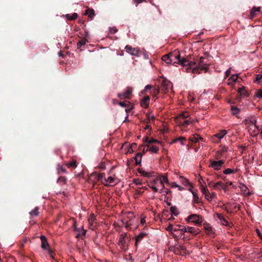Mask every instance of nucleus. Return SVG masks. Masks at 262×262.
Returning a JSON list of instances; mask_svg holds the SVG:
<instances>
[{
	"mask_svg": "<svg viewBox=\"0 0 262 262\" xmlns=\"http://www.w3.org/2000/svg\"><path fill=\"white\" fill-rule=\"evenodd\" d=\"M85 234H86V230L83 229L81 232V233H79V234H77L76 237L79 238L81 236H84L85 235Z\"/></svg>",
	"mask_w": 262,
	"mask_h": 262,
	"instance_id": "55",
	"label": "nucleus"
},
{
	"mask_svg": "<svg viewBox=\"0 0 262 262\" xmlns=\"http://www.w3.org/2000/svg\"><path fill=\"white\" fill-rule=\"evenodd\" d=\"M67 19L70 20H75L78 17V14L76 13H74L72 15L68 14L66 15Z\"/></svg>",
	"mask_w": 262,
	"mask_h": 262,
	"instance_id": "32",
	"label": "nucleus"
},
{
	"mask_svg": "<svg viewBox=\"0 0 262 262\" xmlns=\"http://www.w3.org/2000/svg\"><path fill=\"white\" fill-rule=\"evenodd\" d=\"M67 181V179L64 177H60L57 179V182L60 185H64L66 184Z\"/></svg>",
	"mask_w": 262,
	"mask_h": 262,
	"instance_id": "29",
	"label": "nucleus"
},
{
	"mask_svg": "<svg viewBox=\"0 0 262 262\" xmlns=\"http://www.w3.org/2000/svg\"><path fill=\"white\" fill-rule=\"evenodd\" d=\"M29 214L31 217H36L39 215V207H35L33 210L29 212Z\"/></svg>",
	"mask_w": 262,
	"mask_h": 262,
	"instance_id": "23",
	"label": "nucleus"
},
{
	"mask_svg": "<svg viewBox=\"0 0 262 262\" xmlns=\"http://www.w3.org/2000/svg\"><path fill=\"white\" fill-rule=\"evenodd\" d=\"M227 131L225 130H222L219 133H216L214 135V137L217 138L219 139H221L226 135Z\"/></svg>",
	"mask_w": 262,
	"mask_h": 262,
	"instance_id": "25",
	"label": "nucleus"
},
{
	"mask_svg": "<svg viewBox=\"0 0 262 262\" xmlns=\"http://www.w3.org/2000/svg\"><path fill=\"white\" fill-rule=\"evenodd\" d=\"M170 210L171 214H173L176 216L178 215L179 213L178 208L176 206H171L170 207Z\"/></svg>",
	"mask_w": 262,
	"mask_h": 262,
	"instance_id": "34",
	"label": "nucleus"
},
{
	"mask_svg": "<svg viewBox=\"0 0 262 262\" xmlns=\"http://www.w3.org/2000/svg\"><path fill=\"white\" fill-rule=\"evenodd\" d=\"M145 1V0H133L134 2L137 4L136 6H137L138 4H139L141 3H142L143 2Z\"/></svg>",
	"mask_w": 262,
	"mask_h": 262,
	"instance_id": "62",
	"label": "nucleus"
},
{
	"mask_svg": "<svg viewBox=\"0 0 262 262\" xmlns=\"http://www.w3.org/2000/svg\"><path fill=\"white\" fill-rule=\"evenodd\" d=\"M145 146L148 147L149 151L153 153H157L159 150V148L156 145L149 146L148 144H146Z\"/></svg>",
	"mask_w": 262,
	"mask_h": 262,
	"instance_id": "26",
	"label": "nucleus"
},
{
	"mask_svg": "<svg viewBox=\"0 0 262 262\" xmlns=\"http://www.w3.org/2000/svg\"><path fill=\"white\" fill-rule=\"evenodd\" d=\"M150 98L149 96H144L141 101V106L143 108H147L148 107Z\"/></svg>",
	"mask_w": 262,
	"mask_h": 262,
	"instance_id": "13",
	"label": "nucleus"
},
{
	"mask_svg": "<svg viewBox=\"0 0 262 262\" xmlns=\"http://www.w3.org/2000/svg\"><path fill=\"white\" fill-rule=\"evenodd\" d=\"M40 239L41 241V248L44 250H47L49 247V245L46 237L44 235H41Z\"/></svg>",
	"mask_w": 262,
	"mask_h": 262,
	"instance_id": "14",
	"label": "nucleus"
},
{
	"mask_svg": "<svg viewBox=\"0 0 262 262\" xmlns=\"http://www.w3.org/2000/svg\"><path fill=\"white\" fill-rule=\"evenodd\" d=\"M57 173L58 174L66 173L67 172L66 169L63 168L62 166L58 165L57 168Z\"/></svg>",
	"mask_w": 262,
	"mask_h": 262,
	"instance_id": "38",
	"label": "nucleus"
},
{
	"mask_svg": "<svg viewBox=\"0 0 262 262\" xmlns=\"http://www.w3.org/2000/svg\"><path fill=\"white\" fill-rule=\"evenodd\" d=\"M170 59L172 62V64L174 65L176 64H180L183 67L187 65H193L195 64V62L189 61L187 59L183 58L181 59L180 54L179 52H173L169 53Z\"/></svg>",
	"mask_w": 262,
	"mask_h": 262,
	"instance_id": "1",
	"label": "nucleus"
},
{
	"mask_svg": "<svg viewBox=\"0 0 262 262\" xmlns=\"http://www.w3.org/2000/svg\"><path fill=\"white\" fill-rule=\"evenodd\" d=\"M127 239L126 233H123L119 235L118 245L120 246L121 250L124 251H126L128 249L127 245H126Z\"/></svg>",
	"mask_w": 262,
	"mask_h": 262,
	"instance_id": "2",
	"label": "nucleus"
},
{
	"mask_svg": "<svg viewBox=\"0 0 262 262\" xmlns=\"http://www.w3.org/2000/svg\"><path fill=\"white\" fill-rule=\"evenodd\" d=\"M166 230L168 231H171L172 232L173 230V226L171 224H169V226L167 227Z\"/></svg>",
	"mask_w": 262,
	"mask_h": 262,
	"instance_id": "60",
	"label": "nucleus"
},
{
	"mask_svg": "<svg viewBox=\"0 0 262 262\" xmlns=\"http://www.w3.org/2000/svg\"><path fill=\"white\" fill-rule=\"evenodd\" d=\"M152 86L151 85H147L145 88V91H147L148 90H151L152 89Z\"/></svg>",
	"mask_w": 262,
	"mask_h": 262,
	"instance_id": "64",
	"label": "nucleus"
},
{
	"mask_svg": "<svg viewBox=\"0 0 262 262\" xmlns=\"http://www.w3.org/2000/svg\"><path fill=\"white\" fill-rule=\"evenodd\" d=\"M195 62V64L190 66V65H187L185 66L186 67V71L188 73L192 72L193 73H198L200 74V72L199 71L200 70V69L199 68V67L196 64V62L194 61Z\"/></svg>",
	"mask_w": 262,
	"mask_h": 262,
	"instance_id": "8",
	"label": "nucleus"
},
{
	"mask_svg": "<svg viewBox=\"0 0 262 262\" xmlns=\"http://www.w3.org/2000/svg\"><path fill=\"white\" fill-rule=\"evenodd\" d=\"M205 59L206 58L205 57H201L196 64L199 67L200 71H204L205 72H206L208 69L209 64L207 61L205 60Z\"/></svg>",
	"mask_w": 262,
	"mask_h": 262,
	"instance_id": "5",
	"label": "nucleus"
},
{
	"mask_svg": "<svg viewBox=\"0 0 262 262\" xmlns=\"http://www.w3.org/2000/svg\"><path fill=\"white\" fill-rule=\"evenodd\" d=\"M200 189L201 192L205 195V198L207 200H209V195H210L209 191L206 186H204L203 185H200Z\"/></svg>",
	"mask_w": 262,
	"mask_h": 262,
	"instance_id": "15",
	"label": "nucleus"
},
{
	"mask_svg": "<svg viewBox=\"0 0 262 262\" xmlns=\"http://www.w3.org/2000/svg\"><path fill=\"white\" fill-rule=\"evenodd\" d=\"M162 60L164 61L167 65L172 64L171 59H170L169 54L163 56L162 57Z\"/></svg>",
	"mask_w": 262,
	"mask_h": 262,
	"instance_id": "18",
	"label": "nucleus"
},
{
	"mask_svg": "<svg viewBox=\"0 0 262 262\" xmlns=\"http://www.w3.org/2000/svg\"><path fill=\"white\" fill-rule=\"evenodd\" d=\"M155 184L152 183V181L151 182L150 184L148 185V186L152 189L155 192H158V189L155 186Z\"/></svg>",
	"mask_w": 262,
	"mask_h": 262,
	"instance_id": "50",
	"label": "nucleus"
},
{
	"mask_svg": "<svg viewBox=\"0 0 262 262\" xmlns=\"http://www.w3.org/2000/svg\"><path fill=\"white\" fill-rule=\"evenodd\" d=\"M180 140H186V138L183 137H180L179 138L173 139L171 141V143H176Z\"/></svg>",
	"mask_w": 262,
	"mask_h": 262,
	"instance_id": "45",
	"label": "nucleus"
},
{
	"mask_svg": "<svg viewBox=\"0 0 262 262\" xmlns=\"http://www.w3.org/2000/svg\"><path fill=\"white\" fill-rule=\"evenodd\" d=\"M189 117V113L188 112H183L179 114V117L182 119H185Z\"/></svg>",
	"mask_w": 262,
	"mask_h": 262,
	"instance_id": "42",
	"label": "nucleus"
},
{
	"mask_svg": "<svg viewBox=\"0 0 262 262\" xmlns=\"http://www.w3.org/2000/svg\"><path fill=\"white\" fill-rule=\"evenodd\" d=\"M147 234L146 233H143L141 232L140 234H139L136 237V243L135 246L137 247L138 245V243L140 242L142 240V239L145 237L146 236H147Z\"/></svg>",
	"mask_w": 262,
	"mask_h": 262,
	"instance_id": "16",
	"label": "nucleus"
},
{
	"mask_svg": "<svg viewBox=\"0 0 262 262\" xmlns=\"http://www.w3.org/2000/svg\"><path fill=\"white\" fill-rule=\"evenodd\" d=\"M139 173L142 174L143 176L145 177H149L151 176V174L149 172H146L145 170H143L142 168H138L137 169Z\"/></svg>",
	"mask_w": 262,
	"mask_h": 262,
	"instance_id": "28",
	"label": "nucleus"
},
{
	"mask_svg": "<svg viewBox=\"0 0 262 262\" xmlns=\"http://www.w3.org/2000/svg\"><path fill=\"white\" fill-rule=\"evenodd\" d=\"M187 232L190 233L193 235H196L199 232V229L192 227H187Z\"/></svg>",
	"mask_w": 262,
	"mask_h": 262,
	"instance_id": "24",
	"label": "nucleus"
},
{
	"mask_svg": "<svg viewBox=\"0 0 262 262\" xmlns=\"http://www.w3.org/2000/svg\"><path fill=\"white\" fill-rule=\"evenodd\" d=\"M105 181L110 183H113L114 182L115 179L112 177H109Z\"/></svg>",
	"mask_w": 262,
	"mask_h": 262,
	"instance_id": "57",
	"label": "nucleus"
},
{
	"mask_svg": "<svg viewBox=\"0 0 262 262\" xmlns=\"http://www.w3.org/2000/svg\"><path fill=\"white\" fill-rule=\"evenodd\" d=\"M141 188H140V189H137L136 190L135 195H140L142 194L143 192V191H141L140 189Z\"/></svg>",
	"mask_w": 262,
	"mask_h": 262,
	"instance_id": "61",
	"label": "nucleus"
},
{
	"mask_svg": "<svg viewBox=\"0 0 262 262\" xmlns=\"http://www.w3.org/2000/svg\"><path fill=\"white\" fill-rule=\"evenodd\" d=\"M180 178L182 179V183L184 185H189L190 183L188 182V180L183 178V177H180Z\"/></svg>",
	"mask_w": 262,
	"mask_h": 262,
	"instance_id": "47",
	"label": "nucleus"
},
{
	"mask_svg": "<svg viewBox=\"0 0 262 262\" xmlns=\"http://www.w3.org/2000/svg\"><path fill=\"white\" fill-rule=\"evenodd\" d=\"M84 14L88 15L90 18L92 19L95 16V11L93 9L88 8L85 10Z\"/></svg>",
	"mask_w": 262,
	"mask_h": 262,
	"instance_id": "19",
	"label": "nucleus"
},
{
	"mask_svg": "<svg viewBox=\"0 0 262 262\" xmlns=\"http://www.w3.org/2000/svg\"><path fill=\"white\" fill-rule=\"evenodd\" d=\"M190 191L192 192L193 194V203L199 204L200 203H202L201 201H199V198L196 193V190H192L190 189Z\"/></svg>",
	"mask_w": 262,
	"mask_h": 262,
	"instance_id": "17",
	"label": "nucleus"
},
{
	"mask_svg": "<svg viewBox=\"0 0 262 262\" xmlns=\"http://www.w3.org/2000/svg\"><path fill=\"white\" fill-rule=\"evenodd\" d=\"M86 41L87 39L85 38L80 40L77 44V49H80L82 46H84Z\"/></svg>",
	"mask_w": 262,
	"mask_h": 262,
	"instance_id": "30",
	"label": "nucleus"
},
{
	"mask_svg": "<svg viewBox=\"0 0 262 262\" xmlns=\"http://www.w3.org/2000/svg\"><path fill=\"white\" fill-rule=\"evenodd\" d=\"M189 140L193 143H196L199 140H203V138L199 135L195 134L191 137Z\"/></svg>",
	"mask_w": 262,
	"mask_h": 262,
	"instance_id": "21",
	"label": "nucleus"
},
{
	"mask_svg": "<svg viewBox=\"0 0 262 262\" xmlns=\"http://www.w3.org/2000/svg\"><path fill=\"white\" fill-rule=\"evenodd\" d=\"M255 95L259 98H262V89L258 90L256 92Z\"/></svg>",
	"mask_w": 262,
	"mask_h": 262,
	"instance_id": "46",
	"label": "nucleus"
},
{
	"mask_svg": "<svg viewBox=\"0 0 262 262\" xmlns=\"http://www.w3.org/2000/svg\"><path fill=\"white\" fill-rule=\"evenodd\" d=\"M118 30L115 28H111L110 29V33L112 34H114L117 32Z\"/></svg>",
	"mask_w": 262,
	"mask_h": 262,
	"instance_id": "58",
	"label": "nucleus"
},
{
	"mask_svg": "<svg viewBox=\"0 0 262 262\" xmlns=\"http://www.w3.org/2000/svg\"><path fill=\"white\" fill-rule=\"evenodd\" d=\"M193 122V120H185L184 121H183V123H181L180 122V123L185 126V127H186L187 125H188L189 124L192 123Z\"/></svg>",
	"mask_w": 262,
	"mask_h": 262,
	"instance_id": "44",
	"label": "nucleus"
},
{
	"mask_svg": "<svg viewBox=\"0 0 262 262\" xmlns=\"http://www.w3.org/2000/svg\"><path fill=\"white\" fill-rule=\"evenodd\" d=\"M231 110L233 115H237L239 113V109L236 106H231Z\"/></svg>",
	"mask_w": 262,
	"mask_h": 262,
	"instance_id": "39",
	"label": "nucleus"
},
{
	"mask_svg": "<svg viewBox=\"0 0 262 262\" xmlns=\"http://www.w3.org/2000/svg\"><path fill=\"white\" fill-rule=\"evenodd\" d=\"M133 183L137 185H142V180L139 179H136L133 180Z\"/></svg>",
	"mask_w": 262,
	"mask_h": 262,
	"instance_id": "49",
	"label": "nucleus"
},
{
	"mask_svg": "<svg viewBox=\"0 0 262 262\" xmlns=\"http://www.w3.org/2000/svg\"><path fill=\"white\" fill-rule=\"evenodd\" d=\"M159 89L158 88H154L151 89V94L153 97L157 96L159 93Z\"/></svg>",
	"mask_w": 262,
	"mask_h": 262,
	"instance_id": "36",
	"label": "nucleus"
},
{
	"mask_svg": "<svg viewBox=\"0 0 262 262\" xmlns=\"http://www.w3.org/2000/svg\"><path fill=\"white\" fill-rule=\"evenodd\" d=\"M224 183L222 182L221 181H219L217 183L213 184V188L214 189H221L222 187H223Z\"/></svg>",
	"mask_w": 262,
	"mask_h": 262,
	"instance_id": "31",
	"label": "nucleus"
},
{
	"mask_svg": "<svg viewBox=\"0 0 262 262\" xmlns=\"http://www.w3.org/2000/svg\"><path fill=\"white\" fill-rule=\"evenodd\" d=\"M210 164L209 167L212 168L215 170H219L221 169L225 162V161L223 160L219 161H213L212 160H210Z\"/></svg>",
	"mask_w": 262,
	"mask_h": 262,
	"instance_id": "6",
	"label": "nucleus"
},
{
	"mask_svg": "<svg viewBox=\"0 0 262 262\" xmlns=\"http://www.w3.org/2000/svg\"><path fill=\"white\" fill-rule=\"evenodd\" d=\"M237 171V169H232L231 168H227L225 169L223 171L224 173L225 174H229L231 173H234Z\"/></svg>",
	"mask_w": 262,
	"mask_h": 262,
	"instance_id": "35",
	"label": "nucleus"
},
{
	"mask_svg": "<svg viewBox=\"0 0 262 262\" xmlns=\"http://www.w3.org/2000/svg\"><path fill=\"white\" fill-rule=\"evenodd\" d=\"M143 154L142 153H137L136 157L134 158L135 160V164L136 165H139L141 163L142 157Z\"/></svg>",
	"mask_w": 262,
	"mask_h": 262,
	"instance_id": "22",
	"label": "nucleus"
},
{
	"mask_svg": "<svg viewBox=\"0 0 262 262\" xmlns=\"http://www.w3.org/2000/svg\"><path fill=\"white\" fill-rule=\"evenodd\" d=\"M170 250L177 255H184L186 253V249L181 245L171 247Z\"/></svg>",
	"mask_w": 262,
	"mask_h": 262,
	"instance_id": "3",
	"label": "nucleus"
},
{
	"mask_svg": "<svg viewBox=\"0 0 262 262\" xmlns=\"http://www.w3.org/2000/svg\"><path fill=\"white\" fill-rule=\"evenodd\" d=\"M139 149L141 150H142V152H143V155L145 154V152L148 150V148H147V149L145 150V145H141L140 147H139Z\"/></svg>",
	"mask_w": 262,
	"mask_h": 262,
	"instance_id": "56",
	"label": "nucleus"
},
{
	"mask_svg": "<svg viewBox=\"0 0 262 262\" xmlns=\"http://www.w3.org/2000/svg\"><path fill=\"white\" fill-rule=\"evenodd\" d=\"M158 183H160L161 184H163L164 183L169 184V181L166 176H162L160 179L156 178L152 180V183L154 184H157Z\"/></svg>",
	"mask_w": 262,
	"mask_h": 262,
	"instance_id": "11",
	"label": "nucleus"
},
{
	"mask_svg": "<svg viewBox=\"0 0 262 262\" xmlns=\"http://www.w3.org/2000/svg\"><path fill=\"white\" fill-rule=\"evenodd\" d=\"M188 221L194 223L196 225H201L202 223V217L195 214L189 215L187 217Z\"/></svg>",
	"mask_w": 262,
	"mask_h": 262,
	"instance_id": "7",
	"label": "nucleus"
},
{
	"mask_svg": "<svg viewBox=\"0 0 262 262\" xmlns=\"http://www.w3.org/2000/svg\"><path fill=\"white\" fill-rule=\"evenodd\" d=\"M216 217L218 218V219H219L220 220L221 224L225 226L226 227L230 226V224L226 220V219L223 216V215L222 214L217 213L216 214Z\"/></svg>",
	"mask_w": 262,
	"mask_h": 262,
	"instance_id": "12",
	"label": "nucleus"
},
{
	"mask_svg": "<svg viewBox=\"0 0 262 262\" xmlns=\"http://www.w3.org/2000/svg\"><path fill=\"white\" fill-rule=\"evenodd\" d=\"M177 226L180 228V231L184 233H185V232H187V227L180 225H178Z\"/></svg>",
	"mask_w": 262,
	"mask_h": 262,
	"instance_id": "43",
	"label": "nucleus"
},
{
	"mask_svg": "<svg viewBox=\"0 0 262 262\" xmlns=\"http://www.w3.org/2000/svg\"><path fill=\"white\" fill-rule=\"evenodd\" d=\"M170 192V191L169 190L167 189H166V190H164L163 191H160V193H163L164 194H168Z\"/></svg>",
	"mask_w": 262,
	"mask_h": 262,
	"instance_id": "63",
	"label": "nucleus"
},
{
	"mask_svg": "<svg viewBox=\"0 0 262 262\" xmlns=\"http://www.w3.org/2000/svg\"><path fill=\"white\" fill-rule=\"evenodd\" d=\"M67 166L68 168H70V167H72L76 168L77 167V162H76V161L75 160H72V162L67 164Z\"/></svg>",
	"mask_w": 262,
	"mask_h": 262,
	"instance_id": "40",
	"label": "nucleus"
},
{
	"mask_svg": "<svg viewBox=\"0 0 262 262\" xmlns=\"http://www.w3.org/2000/svg\"><path fill=\"white\" fill-rule=\"evenodd\" d=\"M255 81L257 82H262V75L261 74L256 75V79H255Z\"/></svg>",
	"mask_w": 262,
	"mask_h": 262,
	"instance_id": "48",
	"label": "nucleus"
},
{
	"mask_svg": "<svg viewBox=\"0 0 262 262\" xmlns=\"http://www.w3.org/2000/svg\"><path fill=\"white\" fill-rule=\"evenodd\" d=\"M94 175L96 176V178H97L98 180H100V179H102L103 176L104 175V173H100L98 174L97 173H94Z\"/></svg>",
	"mask_w": 262,
	"mask_h": 262,
	"instance_id": "52",
	"label": "nucleus"
},
{
	"mask_svg": "<svg viewBox=\"0 0 262 262\" xmlns=\"http://www.w3.org/2000/svg\"><path fill=\"white\" fill-rule=\"evenodd\" d=\"M237 93L238 95L237 96L236 100H239L242 97H247L249 96V94L246 91L245 86H242L238 89Z\"/></svg>",
	"mask_w": 262,
	"mask_h": 262,
	"instance_id": "9",
	"label": "nucleus"
},
{
	"mask_svg": "<svg viewBox=\"0 0 262 262\" xmlns=\"http://www.w3.org/2000/svg\"><path fill=\"white\" fill-rule=\"evenodd\" d=\"M171 83L169 81L167 80H163L161 83V86L163 91H166L168 89L170 86Z\"/></svg>",
	"mask_w": 262,
	"mask_h": 262,
	"instance_id": "20",
	"label": "nucleus"
},
{
	"mask_svg": "<svg viewBox=\"0 0 262 262\" xmlns=\"http://www.w3.org/2000/svg\"><path fill=\"white\" fill-rule=\"evenodd\" d=\"M132 93V89H128L124 93H123L124 98H130V95Z\"/></svg>",
	"mask_w": 262,
	"mask_h": 262,
	"instance_id": "33",
	"label": "nucleus"
},
{
	"mask_svg": "<svg viewBox=\"0 0 262 262\" xmlns=\"http://www.w3.org/2000/svg\"><path fill=\"white\" fill-rule=\"evenodd\" d=\"M240 209L239 205L235 204L234 202H228L226 204L225 210L228 213H231L234 212H236Z\"/></svg>",
	"mask_w": 262,
	"mask_h": 262,
	"instance_id": "4",
	"label": "nucleus"
},
{
	"mask_svg": "<svg viewBox=\"0 0 262 262\" xmlns=\"http://www.w3.org/2000/svg\"><path fill=\"white\" fill-rule=\"evenodd\" d=\"M227 151V148L226 147H224L222 148L221 150L220 151H219V152H220V154L221 155H222L225 152H226Z\"/></svg>",
	"mask_w": 262,
	"mask_h": 262,
	"instance_id": "53",
	"label": "nucleus"
},
{
	"mask_svg": "<svg viewBox=\"0 0 262 262\" xmlns=\"http://www.w3.org/2000/svg\"><path fill=\"white\" fill-rule=\"evenodd\" d=\"M238 78L237 75H232L229 79L228 84L229 85L232 84L233 83L235 82Z\"/></svg>",
	"mask_w": 262,
	"mask_h": 262,
	"instance_id": "27",
	"label": "nucleus"
},
{
	"mask_svg": "<svg viewBox=\"0 0 262 262\" xmlns=\"http://www.w3.org/2000/svg\"><path fill=\"white\" fill-rule=\"evenodd\" d=\"M159 143L160 141L157 140H156V139H151L148 141V144H154V143Z\"/></svg>",
	"mask_w": 262,
	"mask_h": 262,
	"instance_id": "54",
	"label": "nucleus"
},
{
	"mask_svg": "<svg viewBox=\"0 0 262 262\" xmlns=\"http://www.w3.org/2000/svg\"><path fill=\"white\" fill-rule=\"evenodd\" d=\"M171 186L173 188H176V187H178L179 188V189L181 190H182L183 189V187H181V186L180 185H178L175 182H173V183H172L171 184Z\"/></svg>",
	"mask_w": 262,
	"mask_h": 262,
	"instance_id": "51",
	"label": "nucleus"
},
{
	"mask_svg": "<svg viewBox=\"0 0 262 262\" xmlns=\"http://www.w3.org/2000/svg\"><path fill=\"white\" fill-rule=\"evenodd\" d=\"M126 52L132 55L138 56L139 51L137 48H132L129 45L126 46L125 48Z\"/></svg>",
	"mask_w": 262,
	"mask_h": 262,
	"instance_id": "10",
	"label": "nucleus"
},
{
	"mask_svg": "<svg viewBox=\"0 0 262 262\" xmlns=\"http://www.w3.org/2000/svg\"><path fill=\"white\" fill-rule=\"evenodd\" d=\"M260 9V7H254L251 10L250 14L252 17H254L255 15L256 12H259Z\"/></svg>",
	"mask_w": 262,
	"mask_h": 262,
	"instance_id": "37",
	"label": "nucleus"
},
{
	"mask_svg": "<svg viewBox=\"0 0 262 262\" xmlns=\"http://www.w3.org/2000/svg\"><path fill=\"white\" fill-rule=\"evenodd\" d=\"M119 104L122 107H127L129 106L130 102L129 101H125L124 102H120Z\"/></svg>",
	"mask_w": 262,
	"mask_h": 262,
	"instance_id": "41",
	"label": "nucleus"
},
{
	"mask_svg": "<svg viewBox=\"0 0 262 262\" xmlns=\"http://www.w3.org/2000/svg\"><path fill=\"white\" fill-rule=\"evenodd\" d=\"M147 118L148 120V121L152 120L154 121L155 119V117L154 116H150L149 114L146 115Z\"/></svg>",
	"mask_w": 262,
	"mask_h": 262,
	"instance_id": "59",
	"label": "nucleus"
}]
</instances>
